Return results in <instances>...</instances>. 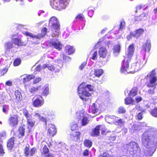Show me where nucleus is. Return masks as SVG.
Masks as SVG:
<instances>
[{
  "mask_svg": "<svg viewBox=\"0 0 157 157\" xmlns=\"http://www.w3.org/2000/svg\"><path fill=\"white\" fill-rule=\"evenodd\" d=\"M142 142L146 148L154 146L152 144L157 141V130L151 128L144 132L142 136Z\"/></svg>",
  "mask_w": 157,
  "mask_h": 157,
  "instance_id": "f257e3e1",
  "label": "nucleus"
},
{
  "mask_svg": "<svg viewBox=\"0 0 157 157\" xmlns=\"http://www.w3.org/2000/svg\"><path fill=\"white\" fill-rule=\"evenodd\" d=\"M87 89L92 91L93 90V87L90 85H87L86 87L84 83L81 84L78 87L79 96L83 101H88V97L91 96V94L87 91Z\"/></svg>",
  "mask_w": 157,
  "mask_h": 157,
  "instance_id": "f03ea898",
  "label": "nucleus"
},
{
  "mask_svg": "<svg viewBox=\"0 0 157 157\" xmlns=\"http://www.w3.org/2000/svg\"><path fill=\"white\" fill-rule=\"evenodd\" d=\"M49 24L51 26L52 36H58L60 33V25L58 19L55 17H52L50 19Z\"/></svg>",
  "mask_w": 157,
  "mask_h": 157,
  "instance_id": "7ed1b4c3",
  "label": "nucleus"
},
{
  "mask_svg": "<svg viewBox=\"0 0 157 157\" xmlns=\"http://www.w3.org/2000/svg\"><path fill=\"white\" fill-rule=\"evenodd\" d=\"M50 4L52 8L61 10L65 8L68 2V0H50Z\"/></svg>",
  "mask_w": 157,
  "mask_h": 157,
  "instance_id": "20e7f679",
  "label": "nucleus"
},
{
  "mask_svg": "<svg viewBox=\"0 0 157 157\" xmlns=\"http://www.w3.org/2000/svg\"><path fill=\"white\" fill-rule=\"evenodd\" d=\"M128 154L133 155L136 153H139L140 151V148L138 144L135 142H131L125 146Z\"/></svg>",
  "mask_w": 157,
  "mask_h": 157,
  "instance_id": "39448f33",
  "label": "nucleus"
},
{
  "mask_svg": "<svg viewBox=\"0 0 157 157\" xmlns=\"http://www.w3.org/2000/svg\"><path fill=\"white\" fill-rule=\"evenodd\" d=\"M155 75V70H152L147 75V78L148 81L147 82V86L148 87H154L156 86L157 79Z\"/></svg>",
  "mask_w": 157,
  "mask_h": 157,
  "instance_id": "423d86ee",
  "label": "nucleus"
},
{
  "mask_svg": "<svg viewBox=\"0 0 157 157\" xmlns=\"http://www.w3.org/2000/svg\"><path fill=\"white\" fill-rule=\"evenodd\" d=\"M105 106L101 104L99 105L97 102L94 103H93L91 105H90L89 107V111L90 113H91L94 115V116H92V117H95L98 115L100 113V110H102V107Z\"/></svg>",
  "mask_w": 157,
  "mask_h": 157,
  "instance_id": "0eeeda50",
  "label": "nucleus"
},
{
  "mask_svg": "<svg viewBox=\"0 0 157 157\" xmlns=\"http://www.w3.org/2000/svg\"><path fill=\"white\" fill-rule=\"evenodd\" d=\"M77 118L81 120L82 124L85 125L87 124L89 122L88 119V115L83 110L80 111L77 113Z\"/></svg>",
  "mask_w": 157,
  "mask_h": 157,
  "instance_id": "6e6552de",
  "label": "nucleus"
},
{
  "mask_svg": "<svg viewBox=\"0 0 157 157\" xmlns=\"http://www.w3.org/2000/svg\"><path fill=\"white\" fill-rule=\"evenodd\" d=\"M130 59L128 60L125 59L122 62V67L121 69V72L125 74L132 72L133 71L131 70V69L129 67V61Z\"/></svg>",
  "mask_w": 157,
  "mask_h": 157,
  "instance_id": "1a4fd4ad",
  "label": "nucleus"
},
{
  "mask_svg": "<svg viewBox=\"0 0 157 157\" xmlns=\"http://www.w3.org/2000/svg\"><path fill=\"white\" fill-rule=\"evenodd\" d=\"M47 29L46 28H44L42 30L41 33V35H34L33 34L29 33L28 32H25L24 33V34L26 36H29L32 38H35L36 39H40L44 36L47 33Z\"/></svg>",
  "mask_w": 157,
  "mask_h": 157,
  "instance_id": "9d476101",
  "label": "nucleus"
},
{
  "mask_svg": "<svg viewBox=\"0 0 157 157\" xmlns=\"http://www.w3.org/2000/svg\"><path fill=\"white\" fill-rule=\"evenodd\" d=\"M18 116L17 115L11 116L8 120L10 125L11 126H14L17 125L18 123Z\"/></svg>",
  "mask_w": 157,
  "mask_h": 157,
  "instance_id": "9b49d317",
  "label": "nucleus"
},
{
  "mask_svg": "<svg viewBox=\"0 0 157 157\" xmlns=\"http://www.w3.org/2000/svg\"><path fill=\"white\" fill-rule=\"evenodd\" d=\"M34 99V98L33 99V105L35 107H40L44 103V100L41 97L35 99Z\"/></svg>",
  "mask_w": 157,
  "mask_h": 157,
  "instance_id": "f8f14e48",
  "label": "nucleus"
},
{
  "mask_svg": "<svg viewBox=\"0 0 157 157\" xmlns=\"http://www.w3.org/2000/svg\"><path fill=\"white\" fill-rule=\"evenodd\" d=\"M143 63L140 59L137 60L131 65V68L135 71H137L140 70L142 66Z\"/></svg>",
  "mask_w": 157,
  "mask_h": 157,
  "instance_id": "ddd939ff",
  "label": "nucleus"
},
{
  "mask_svg": "<svg viewBox=\"0 0 157 157\" xmlns=\"http://www.w3.org/2000/svg\"><path fill=\"white\" fill-rule=\"evenodd\" d=\"M46 129L48 131V133L50 136H53L56 133V128L55 126L52 124H49L46 127Z\"/></svg>",
  "mask_w": 157,
  "mask_h": 157,
  "instance_id": "4468645a",
  "label": "nucleus"
},
{
  "mask_svg": "<svg viewBox=\"0 0 157 157\" xmlns=\"http://www.w3.org/2000/svg\"><path fill=\"white\" fill-rule=\"evenodd\" d=\"M50 46H53L55 48L60 50L62 48V44L57 39H53L50 41Z\"/></svg>",
  "mask_w": 157,
  "mask_h": 157,
  "instance_id": "2eb2a0df",
  "label": "nucleus"
},
{
  "mask_svg": "<svg viewBox=\"0 0 157 157\" xmlns=\"http://www.w3.org/2000/svg\"><path fill=\"white\" fill-rule=\"evenodd\" d=\"M33 118L36 121H41L45 122V124L47 125V119L46 118L41 116L38 111H35L33 114Z\"/></svg>",
  "mask_w": 157,
  "mask_h": 157,
  "instance_id": "dca6fc26",
  "label": "nucleus"
},
{
  "mask_svg": "<svg viewBox=\"0 0 157 157\" xmlns=\"http://www.w3.org/2000/svg\"><path fill=\"white\" fill-rule=\"evenodd\" d=\"M144 30L143 29H140L136 30L135 33H131L128 36H127V39L128 40L132 37L137 38L141 35L144 32Z\"/></svg>",
  "mask_w": 157,
  "mask_h": 157,
  "instance_id": "f3484780",
  "label": "nucleus"
},
{
  "mask_svg": "<svg viewBox=\"0 0 157 157\" xmlns=\"http://www.w3.org/2000/svg\"><path fill=\"white\" fill-rule=\"evenodd\" d=\"M36 148H33L30 150L29 147L26 146L24 149V153L27 157H31L35 153Z\"/></svg>",
  "mask_w": 157,
  "mask_h": 157,
  "instance_id": "a211bd4d",
  "label": "nucleus"
},
{
  "mask_svg": "<svg viewBox=\"0 0 157 157\" xmlns=\"http://www.w3.org/2000/svg\"><path fill=\"white\" fill-rule=\"evenodd\" d=\"M134 50L135 48L133 44L130 45L126 52V54L128 58L130 59L133 56Z\"/></svg>",
  "mask_w": 157,
  "mask_h": 157,
  "instance_id": "6ab92c4d",
  "label": "nucleus"
},
{
  "mask_svg": "<svg viewBox=\"0 0 157 157\" xmlns=\"http://www.w3.org/2000/svg\"><path fill=\"white\" fill-rule=\"evenodd\" d=\"M155 150L154 146L151 147L150 148H146L144 151V153L146 156H150L152 155Z\"/></svg>",
  "mask_w": 157,
  "mask_h": 157,
  "instance_id": "aec40b11",
  "label": "nucleus"
},
{
  "mask_svg": "<svg viewBox=\"0 0 157 157\" xmlns=\"http://www.w3.org/2000/svg\"><path fill=\"white\" fill-rule=\"evenodd\" d=\"M102 126L101 125L97 126L94 129L91 133V135L93 137L97 136L99 134V130Z\"/></svg>",
  "mask_w": 157,
  "mask_h": 157,
  "instance_id": "412c9836",
  "label": "nucleus"
},
{
  "mask_svg": "<svg viewBox=\"0 0 157 157\" xmlns=\"http://www.w3.org/2000/svg\"><path fill=\"white\" fill-rule=\"evenodd\" d=\"M98 52L100 57L103 58H105L107 54V50L104 47L100 48Z\"/></svg>",
  "mask_w": 157,
  "mask_h": 157,
  "instance_id": "4be33fe9",
  "label": "nucleus"
},
{
  "mask_svg": "<svg viewBox=\"0 0 157 157\" xmlns=\"http://www.w3.org/2000/svg\"><path fill=\"white\" fill-rule=\"evenodd\" d=\"M80 133L79 132H74L72 133L71 138L73 140L77 141L80 139Z\"/></svg>",
  "mask_w": 157,
  "mask_h": 157,
  "instance_id": "5701e85b",
  "label": "nucleus"
},
{
  "mask_svg": "<svg viewBox=\"0 0 157 157\" xmlns=\"http://www.w3.org/2000/svg\"><path fill=\"white\" fill-rule=\"evenodd\" d=\"M141 128V124H134L130 128V132L131 133H133L134 131L139 130Z\"/></svg>",
  "mask_w": 157,
  "mask_h": 157,
  "instance_id": "b1692460",
  "label": "nucleus"
},
{
  "mask_svg": "<svg viewBox=\"0 0 157 157\" xmlns=\"http://www.w3.org/2000/svg\"><path fill=\"white\" fill-rule=\"evenodd\" d=\"M151 48L150 42L147 40V43L144 44L142 46V48L145 52H149Z\"/></svg>",
  "mask_w": 157,
  "mask_h": 157,
  "instance_id": "393cba45",
  "label": "nucleus"
},
{
  "mask_svg": "<svg viewBox=\"0 0 157 157\" xmlns=\"http://www.w3.org/2000/svg\"><path fill=\"white\" fill-rule=\"evenodd\" d=\"M40 87V86H39L38 87L31 86L29 87L28 90L30 92L33 94H35Z\"/></svg>",
  "mask_w": 157,
  "mask_h": 157,
  "instance_id": "a878e982",
  "label": "nucleus"
},
{
  "mask_svg": "<svg viewBox=\"0 0 157 157\" xmlns=\"http://www.w3.org/2000/svg\"><path fill=\"white\" fill-rule=\"evenodd\" d=\"M45 115L49 119H53L55 116L54 112L52 110H49L45 113Z\"/></svg>",
  "mask_w": 157,
  "mask_h": 157,
  "instance_id": "bb28decb",
  "label": "nucleus"
},
{
  "mask_svg": "<svg viewBox=\"0 0 157 157\" xmlns=\"http://www.w3.org/2000/svg\"><path fill=\"white\" fill-rule=\"evenodd\" d=\"M14 145V138H11L8 141L7 143V147L8 148L11 149L13 147Z\"/></svg>",
  "mask_w": 157,
  "mask_h": 157,
  "instance_id": "cd10ccee",
  "label": "nucleus"
},
{
  "mask_svg": "<svg viewBox=\"0 0 157 157\" xmlns=\"http://www.w3.org/2000/svg\"><path fill=\"white\" fill-rule=\"evenodd\" d=\"M125 104L126 105H128L130 104H134V100L131 98L127 97L124 99Z\"/></svg>",
  "mask_w": 157,
  "mask_h": 157,
  "instance_id": "c85d7f7f",
  "label": "nucleus"
},
{
  "mask_svg": "<svg viewBox=\"0 0 157 157\" xmlns=\"http://www.w3.org/2000/svg\"><path fill=\"white\" fill-rule=\"evenodd\" d=\"M115 124L116 125H122L124 123V121L122 119H120L118 117H116L115 121H114Z\"/></svg>",
  "mask_w": 157,
  "mask_h": 157,
  "instance_id": "c756f323",
  "label": "nucleus"
},
{
  "mask_svg": "<svg viewBox=\"0 0 157 157\" xmlns=\"http://www.w3.org/2000/svg\"><path fill=\"white\" fill-rule=\"evenodd\" d=\"M12 42L18 46H21L23 45V43L21 42V40L17 38H13L12 39Z\"/></svg>",
  "mask_w": 157,
  "mask_h": 157,
  "instance_id": "7c9ffc66",
  "label": "nucleus"
},
{
  "mask_svg": "<svg viewBox=\"0 0 157 157\" xmlns=\"http://www.w3.org/2000/svg\"><path fill=\"white\" fill-rule=\"evenodd\" d=\"M103 73V71L102 69H97L94 71V74L97 77H100Z\"/></svg>",
  "mask_w": 157,
  "mask_h": 157,
  "instance_id": "2f4dec72",
  "label": "nucleus"
},
{
  "mask_svg": "<svg viewBox=\"0 0 157 157\" xmlns=\"http://www.w3.org/2000/svg\"><path fill=\"white\" fill-rule=\"evenodd\" d=\"M49 94L48 85H46L43 88V94L44 95H47Z\"/></svg>",
  "mask_w": 157,
  "mask_h": 157,
  "instance_id": "473e14b6",
  "label": "nucleus"
},
{
  "mask_svg": "<svg viewBox=\"0 0 157 157\" xmlns=\"http://www.w3.org/2000/svg\"><path fill=\"white\" fill-rule=\"evenodd\" d=\"M48 68L49 70L52 71H54L55 70V67L52 65L45 64L42 67V68L44 69L46 68Z\"/></svg>",
  "mask_w": 157,
  "mask_h": 157,
  "instance_id": "72a5a7b5",
  "label": "nucleus"
},
{
  "mask_svg": "<svg viewBox=\"0 0 157 157\" xmlns=\"http://www.w3.org/2000/svg\"><path fill=\"white\" fill-rule=\"evenodd\" d=\"M34 76L33 75H28L26 76L23 79V82L25 83L27 82L30 81L31 79L33 78Z\"/></svg>",
  "mask_w": 157,
  "mask_h": 157,
  "instance_id": "f704fd0d",
  "label": "nucleus"
},
{
  "mask_svg": "<svg viewBox=\"0 0 157 157\" xmlns=\"http://www.w3.org/2000/svg\"><path fill=\"white\" fill-rule=\"evenodd\" d=\"M137 88L136 87H134L130 91L129 94V96L133 97L137 94Z\"/></svg>",
  "mask_w": 157,
  "mask_h": 157,
  "instance_id": "c9c22d12",
  "label": "nucleus"
},
{
  "mask_svg": "<svg viewBox=\"0 0 157 157\" xmlns=\"http://www.w3.org/2000/svg\"><path fill=\"white\" fill-rule=\"evenodd\" d=\"M120 50V45L118 44L114 46L113 48V52L114 53H119Z\"/></svg>",
  "mask_w": 157,
  "mask_h": 157,
  "instance_id": "e433bc0d",
  "label": "nucleus"
},
{
  "mask_svg": "<svg viewBox=\"0 0 157 157\" xmlns=\"http://www.w3.org/2000/svg\"><path fill=\"white\" fill-rule=\"evenodd\" d=\"M84 143L85 146L89 148L90 147L92 144V143L91 141L88 140H85Z\"/></svg>",
  "mask_w": 157,
  "mask_h": 157,
  "instance_id": "4c0bfd02",
  "label": "nucleus"
},
{
  "mask_svg": "<svg viewBox=\"0 0 157 157\" xmlns=\"http://www.w3.org/2000/svg\"><path fill=\"white\" fill-rule=\"evenodd\" d=\"M15 96L16 99L19 101L22 99V96L21 92L18 90H17L15 92Z\"/></svg>",
  "mask_w": 157,
  "mask_h": 157,
  "instance_id": "58836bf2",
  "label": "nucleus"
},
{
  "mask_svg": "<svg viewBox=\"0 0 157 157\" xmlns=\"http://www.w3.org/2000/svg\"><path fill=\"white\" fill-rule=\"evenodd\" d=\"M66 49L68 50V52L69 54H71L73 53L75 51V49L73 47L69 45L67 46L66 48Z\"/></svg>",
  "mask_w": 157,
  "mask_h": 157,
  "instance_id": "ea45409f",
  "label": "nucleus"
},
{
  "mask_svg": "<svg viewBox=\"0 0 157 157\" xmlns=\"http://www.w3.org/2000/svg\"><path fill=\"white\" fill-rule=\"evenodd\" d=\"M27 120L28 127L29 128H31L34 125L35 122H33L32 120L30 119Z\"/></svg>",
  "mask_w": 157,
  "mask_h": 157,
  "instance_id": "a19ab883",
  "label": "nucleus"
},
{
  "mask_svg": "<svg viewBox=\"0 0 157 157\" xmlns=\"http://www.w3.org/2000/svg\"><path fill=\"white\" fill-rule=\"evenodd\" d=\"M22 111L23 114L26 117L27 119H30L31 118V116L29 114L28 111L26 109H24Z\"/></svg>",
  "mask_w": 157,
  "mask_h": 157,
  "instance_id": "79ce46f5",
  "label": "nucleus"
},
{
  "mask_svg": "<svg viewBox=\"0 0 157 157\" xmlns=\"http://www.w3.org/2000/svg\"><path fill=\"white\" fill-rule=\"evenodd\" d=\"M78 129V126L76 123H73L71 125V130L72 131H75Z\"/></svg>",
  "mask_w": 157,
  "mask_h": 157,
  "instance_id": "37998d69",
  "label": "nucleus"
},
{
  "mask_svg": "<svg viewBox=\"0 0 157 157\" xmlns=\"http://www.w3.org/2000/svg\"><path fill=\"white\" fill-rule=\"evenodd\" d=\"M150 114L154 117H157V108H155L150 112Z\"/></svg>",
  "mask_w": 157,
  "mask_h": 157,
  "instance_id": "c03bdc74",
  "label": "nucleus"
},
{
  "mask_svg": "<svg viewBox=\"0 0 157 157\" xmlns=\"http://www.w3.org/2000/svg\"><path fill=\"white\" fill-rule=\"evenodd\" d=\"M147 15V14H145L144 13H143L140 16L135 17V21L136 22L140 21L141 20V17L143 16H146Z\"/></svg>",
  "mask_w": 157,
  "mask_h": 157,
  "instance_id": "a18cd8bd",
  "label": "nucleus"
},
{
  "mask_svg": "<svg viewBox=\"0 0 157 157\" xmlns=\"http://www.w3.org/2000/svg\"><path fill=\"white\" fill-rule=\"evenodd\" d=\"M21 63V59L19 58L16 59L13 62V65L14 66H16L19 65Z\"/></svg>",
  "mask_w": 157,
  "mask_h": 157,
  "instance_id": "49530a36",
  "label": "nucleus"
},
{
  "mask_svg": "<svg viewBox=\"0 0 157 157\" xmlns=\"http://www.w3.org/2000/svg\"><path fill=\"white\" fill-rule=\"evenodd\" d=\"M126 112V109L123 107H120L118 108V113H124Z\"/></svg>",
  "mask_w": 157,
  "mask_h": 157,
  "instance_id": "de8ad7c7",
  "label": "nucleus"
},
{
  "mask_svg": "<svg viewBox=\"0 0 157 157\" xmlns=\"http://www.w3.org/2000/svg\"><path fill=\"white\" fill-rule=\"evenodd\" d=\"M141 112L140 113H138L137 116V118L138 120H140L142 119L143 117V112L144 111V110H140Z\"/></svg>",
  "mask_w": 157,
  "mask_h": 157,
  "instance_id": "09e8293b",
  "label": "nucleus"
},
{
  "mask_svg": "<svg viewBox=\"0 0 157 157\" xmlns=\"http://www.w3.org/2000/svg\"><path fill=\"white\" fill-rule=\"evenodd\" d=\"M25 130V129L23 127H20L19 128V133L21 136H23L24 135Z\"/></svg>",
  "mask_w": 157,
  "mask_h": 157,
  "instance_id": "8fccbe9b",
  "label": "nucleus"
},
{
  "mask_svg": "<svg viewBox=\"0 0 157 157\" xmlns=\"http://www.w3.org/2000/svg\"><path fill=\"white\" fill-rule=\"evenodd\" d=\"M13 44L10 42L6 43L5 45V48L7 49L11 48L13 47Z\"/></svg>",
  "mask_w": 157,
  "mask_h": 157,
  "instance_id": "3c124183",
  "label": "nucleus"
},
{
  "mask_svg": "<svg viewBox=\"0 0 157 157\" xmlns=\"http://www.w3.org/2000/svg\"><path fill=\"white\" fill-rule=\"evenodd\" d=\"M116 117H117L113 115H108L106 116V119H108L110 120H114L115 121Z\"/></svg>",
  "mask_w": 157,
  "mask_h": 157,
  "instance_id": "603ef678",
  "label": "nucleus"
},
{
  "mask_svg": "<svg viewBox=\"0 0 157 157\" xmlns=\"http://www.w3.org/2000/svg\"><path fill=\"white\" fill-rule=\"evenodd\" d=\"M125 27V22L123 21H121L119 28L120 30H122Z\"/></svg>",
  "mask_w": 157,
  "mask_h": 157,
  "instance_id": "864d4df0",
  "label": "nucleus"
},
{
  "mask_svg": "<svg viewBox=\"0 0 157 157\" xmlns=\"http://www.w3.org/2000/svg\"><path fill=\"white\" fill-rule=\"evenodd\" d=\"M9 109V107L8 105H4L3 108V112L4 113H6Z\"/></svg>",
  "mask_w": 157,
  "mask_h": 157,
  "instance_id": "5fc2aeb1",
  "label": "nucleus"
},
{
  "mask_svg": "<svg viewBox=\"0 0 157 157\" xmlns=\"http://www.w3.org/2000/svg\"><path fill=\"white\" fill-rule=\"evenodd\" d=\"M98 57V52L97 51L94 52L92 57V59L94 60H96Z\"/></svg>",
  "mask_w": 157,
  "mask_h": 157,
  "instance_id": "6e6d98bb",
  "label": "nucleus"
},
{
  "mask_svg": "<svg viewBox=\"0 0 157 157\" xmlns=\"http://www.w3.org/2000/svg\"><path fill=\"white\" fill-rule=\"evenodd\" d=\"M102 126L100 130H101V133L102 135H105L106 133V131L105 129V126L103 125H101Z\"/></svg>",
  "mask_w": 157,
  "mask_h": 157,
  "instance_id": "4d7b16f0",
  "label": "nucleus"
},
{
  "mask_svg": "<svg viewBox=\"0 0 157 157\" xmlns=\"http://www.w3.org/2000/svg\"><path fill=\"white\" fill-rule=\"evenodd\" d=\"M6 136V134L5 132H2L0 134V139H3Z\"/></svg>",
  "mask_w": 157,
  "mask_h": 157,
  "instance_id": "13d9d810",
  "label": "nucleus"
},
{
  "mask_svg": "<svg viewBox=\"0 0 157 157\" xmlns=\"http://www.w3.org/2000/svg\"><path fill=\"white\" fill-rule=\"evenodd\" d=\"M76 19H78L80 20H83V16L82 14H80L78 15L75 18Z\"/></svg>",
  "mask_w": 157,
  "mask_h": 157,
  "instance_id": "bf43d9fd",
  "label": "nucleus"
},
{
  "mask_svg": "<svg viewBox=\"0 0 157 157\" xmlns=\"http://www.w3.org/2000/svg\"><path fill=\"white\" fill-rule=\"evenodd\" d=\"M41 80V79L40 78H37L34 79L33 81V83L34 84H36L40 81Z\"/></svg>",
  "mask_w": 157,
  "mask_h": 157,
  "instance_id": "052dcab7",
  "label": "nucleus"
},
{
  "mask_svg": "<svg viewBox=\"0 0 157 157\" xmlns=\"http://www.w3.org/2000/svg\"><path fill=\"white\" fill-rule=\"evenodd\" d=\"M99 157H112V156L107 153L105 152L103 153L102 155L100 156Z\"/></svg>",
  "mask_w": 157,
  "mask_h": 157,
  "instance_id": "680f3d73",
  "label": "nucleus"
},
{
  "mask_svg": "<svg viewBox=\"0 0 157 157\" xmlns=\"http://www.w3.org/2000/svg\"><path fill=\"white\" fill-rule=\"evenodd\" d=\"M43 151L44 154L47 153L49 151L48 149L46 146H45L43 148Z\"/></svg>",
  "mask_w": 157,
  "mask_h": 157,
  "instance_id": "e2e57ef3",
  "label": "nucleus"
},
{
  "mask_svg": "<svg viewBox=\"0 0 157 157\" xmlns=\"http://www.w3.org/2000/svg\"><path fill=\"white\" fill-rule=\"evenodd\" d=\"M86 65V62H83L82 64L80 66L79 68L81 70H82L84 67Z\"/></svg>",
  "mask_w": 157,
  "mask_h": 157,
  "instance_id": "0e129e2a",
  "label": "nucleus"
},
{
  "mask_svg": "<svg viewBox=\"0 0 157 157\" xmlns=\"http://www.w3.org/2000/svg\"><path fill=\"white\" fill-rule=\"evenodd\" d=\"M4 153L2 146L0 145V155H2Z\"/></svg>",
  "mask_w": 157,
  "mask_h": 157,
  "instance_id": "69168bd1",
  "label": "nucleus"
},
{
  "mask_svg": "<svg viewBox=\"0 0 157 157\" xmlns=\"http://www.w3.org/2000/svg\"><path fill=\"white\" fill-rule=\"evenodd\" d=\"M89 151L87 150H84L83 153V155L84 156H87L89 155Z\"/></svg>",
  "mask_w": 157,
  "mask_h": 157,
  "instance_id": "338daca9",
  "label": "nucleus"
},
{
  "mask_svg": "<svg viewBox=\"0 0 157 157\" xmlns=\"http://www.w3.org/2000/svg\"><path fill=\"white\" fill-rule=\"evenodd\" d=\"M12 82L10 81H8L6 83V85L9 86H11L12 85Z\"/></svg>",
  "mask_w": 157,
  "mask_h": 157,
  "instance_id": "774afa93",
  "label": "nucleus"
}]
</instances>
